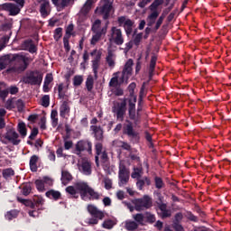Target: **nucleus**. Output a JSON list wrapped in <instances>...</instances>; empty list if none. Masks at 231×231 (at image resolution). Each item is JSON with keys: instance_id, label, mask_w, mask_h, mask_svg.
I'll return each instance as SVG.
<instances>
[{"instance_id": "1", "label": "nucleus", "mask_w": 231, "mask_h": 231, "mask_svg": "<svg viewBox=\"0 0 231 231\" xmlns=\"http://www.w3.org/2000/svg\"><path fill=\"white\" fill-rule=\"evenodd\" d=\"M134 89H136V83L132 82L128 86V97H125L128 100V116L134 124H137L138 119L136 118V102L137 97L134 95Z\"/></svg>"}, {"instance_id": "2", "label": "nucleus", "mask_w": 231, "mask_h": 231, "mask_svg": "<svg viewBox=\"0 0 231 231\" xmlns=\"http://www.w3.org/2000/svg\"><path fill=\"white\" fill-rule=\"evenodd\" d=\"M133 219L141 226H145V225H154V223H156V215L146 211L144 213L133 215Z\"/></svg>"}, {"instance_id": "3", "label": "nucleus", "mask_w": 231, "mask_h": 231, "mask_svg": "<svg viewBox=\"0 0 231 231\" xmlns=\"http://www.w3.org/2000/svg\"><path fill=\"white\" fill-rule=\"evenodd\" d=\"M82 152H88V154H93V143L89 139H82L76 143L74 148V154L80 156Z\"/></svg>"}, {"instance_id": "4", "label": "nucleus", "mask_w": 231, "mask_h": 231, "mask_svg": "<svg viewBox=\"0 0 231 231\" xmlns=\"http://www.w3.org/2000/svg\"><path fill=\"white\" fill-rule=\"evenodd\" d=\"M87 210L92 217V218L88 220V225H98V221H102V219L106 217V212L98 209V208L93 204H89Z\"/></svg>"}, {"instance_id": "5", "label": "nucleus", "mask_w": 231, "mask_h": 231, "mask_svg": "<svg viewBox=\"0 0 231 231\" xmlns=\"http://www.w3.org/2000/svg\"><path fill=\"white\" fill-rule=\"evenodd\" d=\"M133 205L136 212H142L143 210H149L152 207V198L149 195H144L141 199H135L132 200Z\"/></svg>"}, {"instance_id": "6", "label": "nucleus", "mask_w": 231, "mask_h": 231, "mask_svg": "<svg viewBox=\"0 0 231 231\" xmlns=\"http://www.w3.org/2000/svg\"><path fill=\"white\" fill-rule=\"evenodd\" d=\"M79 190H81V199L85 201L86 198H88V194L89 197L90 201H95L100 199V193L95 191L93 188L89 187L88 185V182H85V184H78Z\"/></svg>"}, {"instance_id": "7", "label": "nucleus", "mask_w": 231, "mask_h": 231, "mask_svg": "<svg viewBox=\"0 0 231 231\" xmlns=\"http://www.w3.org/2000/svg\"><path fill=\"white\" fill-rule=\"evenodd\" d=\"M108 42L110 46H113L114 44L116 46H122L125 42L122 29L113 26L110 30V34L108 35Z\"/></svg>"}, {"instance_id": "8", "label": "nucleus", "mask_w": 231, "mask_h": 231, "mask_svg": "<svg viewBox=\"0 0 231 231\" xmlns=\"http://www.w3.org/2000/svg\"><path fill=\"white\" fill-rule=\"evenodd\" d=\"M127 104H129V100L125 97L121 99V102L116 103L113 106V113H115L117 120H124V116H125L127 112Z\"/></svg>"}, {"instance_id": "9", "label": "nucleus", "mask_w": 231, "mask_h": 231, "mask_svg": "<svg viewBox=\"0 0 231 231\" xmlns=\"http://www.w3.org/2000/svg\"><path fill=\"white\" fill-rule=\"evenodd\" d=\"M23 84H30V86H41L42 84V74L38 70H32L28 76L23 78Z\"/></svg>"}, {"instance_id": "10", "label": "nucleus", "mask_w": 231, "mask_h": 231, "mask_svg": "<svg viewBox=\"0 0 231 231\" xmlns=\"http://www.w3.org/2000/svg\"><path fill=\"white\" fill-rule=\"evenodd\" d=\"M131 171L129 169L125 166L124 162L119 163V171H118V178L119 187H124V185H127L129 183V178H130Z\"/></svg>"}, {"instance_id": "11", "label": "nucleus", "mask_w": 231, "mask_h": 231, "mask_svg": "<svg viewBox=\"0 0 231 231\" xmlns=\"http://www.w3.org/2000/svg\"><path fill=\"white\" fill-rule=\"evenodd\" d=\"M123 134L128 136L132 140H140V134L134 131V126H133V122L126 120V124L123 125Z\"/></svg>"}, {"instance_id": "12", "label": "nucleus", "mask_w": 231, "mask_h": 231, "mask_svg": "<svg viewBox=\"0 0 231 231\" xmlns=\"http://www.w3.org/2000/svg\"><path fill=\"white\" fill-rule=\"evenodd\" d=\"M111 10H113L112 3H104L103 5L96 8V14L102 15L104 21H108L111 17Z\"/></svg>"}, {"instance_id": "13", "label": "nucleus", "mask_w": 231, "mask_h": 231, "mask_svg": "<svg viewBox=\"0 0 231 231\" xmlns=\"http://www.w3.org/2000/svg\"><path fill=\"white\" fill-rule=\"evenodd\" d=\"M117 23L119 26H123L127 37L133 33V26H134L133 20L126 19L125 16H120L117 18Z\"/></svg>"}, {"instance_id": "14", "label": "nucleus", "mask_w": 231, "mask_h": 231, "mask_svg": "<svg viewBox=\"0 0 231 231\" xmlns=\"http://www.w3.org/2000/svg\"><path fill=\"white\" fill-rule=\"evenodd\" d=\"M0 12H9V15L15 16L21 13V7L14 3H5L0 5Z\"/></svg>"}, {"instance_id": "15", "label": "nucleus", "mask_w": 231, "mask_h": 231, "mask_svg": "<svg viewBox=\"0 0 231 231\" xmlns=\"http://www.w3.org/2000/svg\"><path fill=\"white\" fill-rule=\"evenodd\" d=\"M160 202L157 203V207L161 212H158V216L162 217V219H167V217H171L172 216V211L167 208V204L163 203L162 198H159Z\"/></svg>"}, {"instance_id": "16", "label": "nucleus", "mask_w": 231, "mask_h": 231, "mask_svg": "<svg viewBox=\"0 0 231 231\" xmlns=\"http://www.w3.org/2000/svg\"><path fill=\"white\" fill-rule=\"evenodd\" d=\"M4 138H5V140H8V142H11L13 145H19L21 143V139H19V134H17V132H15V129L14 128L8 129L4 135Z\"/></svg>"}, {"instance_id": "17", "label": "nucleus", "mask_w": 231, "mask_h": 231, "mask_svg": "<svg viewBox=\"0 0 231 231\" xmlns=\"http://www.w3.org/2000/svg\"><path fill=\"white\" fill-rule=\"evenodd\" d=\"M85 184V182H76L74 186H69L65 189L67 194H69L70 198L79 199V194L82 198V190L79 189V185Z\"/></svg>"}, {"instance_id": "18", "label": "nucleus", "mask_w": 231, "mask_h": 231, "mask_svg": "<svg viewBox=\"0 0 231 231\" xmlns=\"http://www.w3.org/2000/svg\"><path fill=\"white\" fill-rule=\"evenodd\" d=\"M133 64H134V62L133 61V59H129L123 69L122 71V81L124 82V80H129V78L133 75Z\"/></svg>"}, {"instance_id": "19", "label": "nucleus", "mask_w": 231, "mask_h": 231, "mask_svg": "<svg viewBox=\"0 0 231 231\" xmlns=\"http://www.w3.org/2000/svg\"><path fill=\"white\" fill-rule=\"evenodd\" d=\"M51 3L56 6L58 12H62V10L75 5V0H51Z\"/></svg>"}, {"instance_id": "20", "label": "nucleus", "mask_w": 231, "mask_h": 231, "mask_svg": "<svg viewBox=\"0 0 231 231\" xmlns=\"http://www.w3.org/2000/svg\"><path fill=\"white\" fill-rule=\"evenodd\" d=\"M38 3L40 5V14L42 17H48L51 12L50 7V0H39Z\"/></svg>"}, {"instance_id": "21", "label": "nucleus", "mask_w": 231, "mask_h": 231, "mask_svg": "<svg viewBox=\"0 0 231 231\" xmlns=\"http://www.w3.org/2000/svg\"><path fill=\"white\" fill-rule=\"evenodd\" d=\"M22 50L23 51H29V53H37V45L33 43V40L28 39L24 40L21 44Z\"/></svg>"}, {"instance_id": "22", "label": "nucleus", "mask_w": 231, "mask_h": 231, "mask_svg": "<svg viewBox=\"0 0 231 231\" xmlns=\"http://www.w3.org/2000/svg\"><path fill=\"white\" fill-rule=\"evenodd\" d=\"M16 59L17 60H21L23 62V64L18 68L19 71H25V69H28V66H30V62L33 61L32 58L24 55H16Z\"/></svg>"}, {"instance_id": "23", "label": "nucleus", "mask_w": 231, "mask_h": 231, "mask_svg": "<svg viewBox=\"0 0 231 231\" xmlns=\"http://www.w3.org/2000/svg\"><path fill=\"white\" fill-rule=\"evenodd\" d=\"M90 130L94 134V138H96L97 142L104 141V128H102V126L91 125Z\"/></svg>"}, {"instance_id": "24", "label": "nucleus", "mask_w": 231, "mask_h": 231, "mask_svg": "<svg viewBox=\"0 0 231 231\" xmlns=\"http://www.w3.org/2000/svg\"><path fill=\"white\" fill-rule=\"evenodd\" d=\"M156 60H158V56L153 54L151 58L149 69H148V77L149 79L147 81V84L152 80V77H154V70L156 69Z\"/></svg>"}, {"instance_id": "25", "label": "nucleus", "mask_w": 231, "mask_h": 231, "mask_svg": "<svg viewBox=\"0 0 231 231\" xmlns=\"http://www.w3.org/2000/svg\"><path fill=\"white\" fill-rule=\"evenodd\" d=\"M97 1L98 0H87L79 11L80 15L86 17V15H88V14L91 12V7L93 6V5H95V3H97Z\"/></svg>"}, {"instance_id": "26", "label": "nucleus", "mask_w": 231, "mask_h": 231, "mask_svg": "<svg viewBox=\"0 0 231 231\" xmlns=\"http://www.w3.org/2000/svg\"><path fill=\"white\" fill-rule=\"evenodd\" d=\"M149 187L151 185V179L149 177H143L137 180L136 187L138 190H143V187Z\"/></svg>"}, {"instance_id": "27", "label": "nucleus", "mask_w": 231, "mask_h": 231, "mask_svg": "<svg viewBox=\"0 0 231 231\" xmlns=\"http://www.w3.org/2000/svg\"><path fill=\"white\" fill-rule=\"evenodd\" d=\"M69 103H68V101H63L60 107V116L61 118H66V115H69Z\"/></svg>"}, {"instance_id": "28", "label": "nucleus", "mask_w": 231, "mask_h": 231, "mask_svg": "<svg viewBox=\"0 0 231 231\" xmlns=\"http://www.w3.org/2000/svg\"><path fill=\"white\" fill-rule=\"evenodd\" d=\"M138 226H140V224L136 220H127L125 224V228L127 231H136Z\"/></svg>"}, {"instance_id": "29", "label": "nucleus", "mask_w": 231, "mask_h": 231, "mask_svg": "<svg viewBox=\"0 0 231 231\" xmlns=\"http://www.w3.org/2000/svg\"><path fill=\"white\" fill-rule=\"evenodd\" d=\"M85 86L88 93L93 91V88H95V78H93V75L88 76Z\"/></svg>"}, {"instance_id": "30", "label": "nucleus", "mask_w": 231, "mask_h": 231, "mask_svg": "<svg viewBox=\"0 0 231 231\" xmlns=\"http://www.w3.org/2000/svg\"><path fill=\"white\" fill-rule=\"evenodd\" d=\"M17 131L22 138H26L28 134V129L26 128V124L24 122H20L17 125Z\"/></svg>"}, {"instance_id": "31", "label": "nucleus", "mask_w": 231, "mask_h": 231, "mask_svg": "<svg viewBox=\"0 0 231 231\" xmlns=\"http://www.w3.org/2000/svg\"><path fill=\"white\" fill-rule=\"evenodd\" d=\"M39 162V156L32 155L30 158L29 165L32 172H37V163Z\"/></svg>"}, {"instance_id": "32", "label": "nucleus", "mask_w": 231, "mask_h": 231, "mask_svg": "<svg viewBox=\"0 0 231 231\" xmlns=\"http://www.w3.org/2000/svg\"><path fill=\"white\" fill-rule=\"evenodd\" d=\"M71 180H73L71 173H69L68 171H61V181L63 185H68Z\"/></svg>"}, {"instance_id": "33", "label": "nucleus", "mask_w": 231, "mask_h": 231, "mask_svg": "<svg viewBox=\"0 0 231 231\" xmlns=\"http://www.w3.org/2000/svg\"><path fill=\"white\" fill-rule=\"evenodd\" d=\"M104 32H106V29H104V28L101 31L94 32L96 33L92 36V39L90 41V44L95 46V44H97V42H98V41H100V39H102V33Z\"/></svg>"}, {"instance_id": "34", "label": "nucleus", "mask_w": 231, "mask_h": 231, "mask_svg": "<svg viewBox=\"0 0 231 231\" xmlns=\"http://www.w3.org/2000/svg\"><path fill=\"white\" fill-rule=\"evenodd\" d=\"M17 216H19V210L11 209L5 213V217L7 221H12L13 219L17 218Z\"/></svg>"}, {"instance_id": "35", "label": "nucleus", "mask_w": 231, "mask_h": 231, "mask_svg": "<svg viewBox=\"0 0 231 231\" xmlns=\"http://www.w3.org/2000/svg\"><path fill=\"white\" fill-rule=\"evenodd\" d=\"M45 196L47 198H52L55 201L60 199V197L62 196L60 191L51 189L45 193Z\"/></svg>"}, {"instance_id": "36", "label": "nucleus", "mask_w": 231, "mask_h": 231, "mask_svg": "<svg viewBox=\"0 0 231 231\" xmlns=\"http://www.w3.org/2000/svg\"><path fill=\"white\" fill-rule=\"evenodd\" d=\"M90 56L94 57L91 62H100V60H102V51L97 49L90 52Z\"/></svg>"}, {"instance_id": "37", "label": "nucleus", "mask_w": 231, "mask_h": 231, "mask_svg": "<svg viewBox=\"0 0 231 231\" xmlns=\"http://www.w3.org/2000/svg\"><path fill=\"white\" fill-rule=\"evenodd\" d=\"M59 112L57 110H51V120L52 127H57L59 125Z\"/></svg>"}, {"instance_id": "38", "label": "nucleus", "mask_w": 231, "mask_h": 231, "mask_svg": "<svg viewBox=\"0 0 231 231\" xmlns=\"http://www.w3.org/2000/svg\"><path fill=\"white\" fill-rule=\"evenodd\" d=\"M113 57H115L113 51H108L106 58V62L108 64L109 68H115V59Z\"/></svg>"}, {"instance_id": "39", "label": "nucleus", "mask_w": 231, "mask_h": 231, "mask_svg": "<svg viewBox=\"0 0 231 231\" xmlns=\"http://www.w3.org/2000/svg\"><path fill=\"white\" fill-rule=\"evenodd\" d=\"M162 5H163V0H154L149 6V10L152 13L158 12V6H162Z\"/></svg>"}, {"instance_id": "40", "label": "nucleus", "mask_w": 231, "mask_h": 231, "mask_svg": "<svg viewBox=\"0 0 231 231\" xmlns=\"http://www.w3.org/2000/svg\"><path fill=\"white\" fill-rule=\"evenodd\" d=\"M32 192V182H26L22 187V194L23 196H29Z\"/></svg>"}, {"instance_id": "41", "label": "nucleus", "mask_w": 231, "mask_h": 231, "mask_svg": "<svg viewBox=\"0 0 231 231\" xmlns=\"http://www.w3.org/2000/svg\"><path fill=\"white\" fill-rule=\"evenodd\" d=\"M81 169L87 176L91 175V163H89L88 162H82Z\"/></svg>"}, {"instance_id": "42", "label": "nucleus", "mask_w": 231, "mask_h": 231, "mask_svg": "<svg viewBox=\"0 0 231 231\" xmlns=\"http://www.w3.org/2000/svg\"><path fill=\"white\" fill-rule=\"evenodd\" d=\"M154 183L155 188H157L159 190H161V189H165V182H163V179H162V177L155 176Z\"/></svg>"}, {"instance_id": "43", "label": "nucleus", "mask_w": 231, "mask_h": 231, "mask_svg": "<svg viewBox=\"0 0 231 231\" xmlns=\"http://www.w3.org/2000/svg\"><path fill=\"white\" fill-rule=\"evenodd\" d=\"M17 201H19V203H23V205H25V207H30V208H35V203H33V201L32 200L24 199L21 197H18Z\"/></svg>"}, {"instance_id": "44", "label": "nucleus", "mask_w": 231, "mask_h": 231, "mask_svg": "<svg viewBox=\"0 0 231 231\" xmlns=\"http://www.w3.org/2000/svg\"><path fill=\"white\" fill-rule=\"evenodd\" d=\"M82 82H84V76L76 75L73 78V86L75 88H79V86H82Z\"/></svg>"}, {"instance_id": "45", "label": "nucleus", "mask_w": 231, "mask_h": 231, "mask_svg": "<svg viewBox=\"0 0 231 231\" xmlns=\"http://www.w3.org/2000/svg\"><path fill=\"white\" fill-rule=\"evenodd\" d=\"M160 15L159 12H153L149 16V23H148V26H152L154 24V23H156V19H158V16Z\"/></svg>"}, {"instance_id": "46", "label": "nucleus", "mask_w": 231, "mask_h": 231, "mask_svg": "<svg viewBox=\"0 0 231 231\" xmlns=\"http://www.w3.org/2000/svg\"><path fill=\"white\" fill-rule=\"evenodd\" d=\"M100 68V61H92V70L94 73V78L98 79V69Z\"/></svg>"}, {"instance_id": "47", "label": "nucleus", "mask_w": 231, "mask_h": 231, "mask_svg": "<svg viewBox=\"0 0 231 231\" xmlns=\"http://www.w3.org/2000/svg\"><path fill=\"white\" fill-rule=\"evenodd\" d=\"M184 216L189 221H192V223H198V221H199V218H198V217H196L191 211H186Z\"/></svg>"}, {"instance_id": "48", "label": "nucleus", "mask_w": 231, "mask_h": 231, "mask_svg": "<svg viewBox=\"0 0 231 231\" xmlns=\"http://www.w3.org/2000/svg\"><path fill=\"white\" fill-rule=\"evenodd\" d=\"M116 225V223H115V221L111 220V219H106L103 222L102 226L103 228H106V230H111V228H113V226H115Z\"/></svg>"}, {"instance_id": "49", "label": "nucleus", "mask_w": 231, "mask_h": 231, "mask_svg": "<svg viewBox=\"0 0 231 231\" xmlns=\"http://www.w3.org/2000/svg\"><path fill=\"white\" fill-rule=\"evenodd\" d=\"M9 62H10V60L6 56L1 57L0 58V69H6Z\"/></svg>"}, {"instance_id": "50", "label": "nucleus", "mask_w": 231, "mask_h": 231, "mask_svg": "<svg viewBox=\"0 0 231 231\" xmlns=\"http://www.w3.org/2000/svg\"><path fill=\"white\" fill-rule=\"evenodd\" d=\"M62 37V27H58L54 30V35L53 38L54 40L59 42L60 38Z\"/></svg>"}, {"instance_id": "51", "label": "nucleus", "mask_w": 231, "mask_h": 231, "mask_svg": "<svg viewBox=\"0 0 231 231\" xmlns=\"http://www.w3.org/2000/svg\"><path fill=\"white\" fill-rule=\"evenodd\" d=\"M2 174L5 180H8V178L15 174V171L12 168H8L4 170Z\"/></svg>"}, {"instance_id": "52", "label": "nucleus", "mask_w": 231, "mask_h": 231, "mask_svg": "<svg viewBox=\"0 0 231 231\" xmlns=\"http://www.w3.org/2000/svg\"><path fill=\"white\" fill-rule=\"evenodd\" d=\"M35 185L39 192H44L46 190V189L44 188V181L42 180H36Z\"/></svg>"}, {"instance_id": "53", "label": "nucleus", "mask_w": 231, "mask_h": 231, "mask_svg": "<svg viewBox=\"0 0 231 231\" xmlns=\"http://www.w3.org/2000/svg\"><path fill=\"white\" fill-rule=\"evenodd\" d=\"M15 106L18 109V113H23V111H24V101H23V99H18L15 102Z\"/></svg>"}, {"instance_id": "54", "label": "nucleus", "mask_w": 231, "mask_h": 231, "mask_svg": "<svg viewBox=\"0 0 231 231\" xmlns=\"http://www.w3.org/2000/svg\"><path fill=\"white\" fill-rule=\"evenodd\" d=\"M63 90H64V84L63 83L59 84L58 85L59 98H64V97H66V93Z\"/></svg>"}, {"instance_id": "55", "label": "nucleus", "mask_w": 231, "mask_h": 231, "mask_svg": "<svg viewBox=\"0 0 231 231\" xmlns=\"http://www.w3.org/2000/svg\"><path fill=\"white\" fill-rule=\"evenodd\" d=\"M42 106L43 107H50V95H45L42 97Z\"/></svg>"}, {"instance_id": "56", "label": "nucleus", "mask_w": 231, "mask_h": 231, "mask_svg": "<svg viewBox=\"0 0 231 231\" xmlns=\"http://www.w3.org/2000/svg\"><path fill=\"white\" fill-rule=\"evenodd\" d=\"M102 149H104V146L102 145V143H96L95 151H96V154L97 156H100L102 154Z\"/></svg>"}, {"instance_id": "57", "label": "nucleus", "mask_w": 231, "mask_h": 231, "mask_svg": "<svg viewBox=\"0 0 231 231\" xmlns=\"http://www.w3.org/2000/svg\"><path fill=\"white\" fill-rule=\"evenodd\" d=\"M142 37H143V33L142 32L135 35V37L134 38V44L135 46H140V42H142Z\"/></svg>"}, {"instance_id": "58", "label": "nucleus", "mask_w": 231, "mask_h": 231, "mask_svg": "<svg viewBox=\"0 0 231 231\" xmlns=\"http://www.w3.org/2000/svg\"><path fill=\"white\" fill-rule=\"evenodd\" d=\"M118 77H113L109 81L110 88H118Z\"/></svg>"}, {"instance_id": "59", "label": "nucleus", "mask_w": 231, "mask_h": 231, "mask_svg": "<svg viewBox=\"0 0 231 231\" xmlns=\"http://www.w3.org/2000/svg\"><path fill=\"white\" fill-rule=\"evenodd\" d=\"M34 207H41V205H44V199L42 197H36L33 199Z\"/></svg>"}, {"instance_id": "60", "label": "nucleus", "mask_w": 231, "mask_h": 231, "mask_svg": "<svg viewBox=\"0 0 231 231\" xmlns=\"http://www.w3.org/2000/svg\"><path fill=\"white\" fill-rule=\"evenodd\" d=\"M182 220H183V213L181 212L176 213L174 216L173 223L180 224Z\"/></svg>"}, {"instance_id": "61", "label": "nucleus", "mask_w": 231, "mask_h": 231, "mask_svg": "<svg viewBox=\"0 0 231 231\" xmlns=\"http://www.w3.org/2000/svg\"><path fill=\"white\" fill-rule=\"evenodd\" d=\"M37 134H39V128L34 127L31 131V134L29 135V140H35V138H37Z\"/></svg>"}, {"instance_id": "62", "label": "nucleus", "mask_w": 231, "mask_h": 231, "mask_svg": "<svg viewBox=\"0 0 231 231\" xmlns=\"http://www.w3.org/2000/svg\"><path fill=\"white\" fill-rule=\"evenodd\" d=\"M63 44L66 51H69L71 50V47L69 46V36H64L63 37Z\"/></svg>"}, {"instance_id": "63", "label": "nucleus", "mask_w": 231, "mask_h": 231, "mask_svg": "<svg viewBox=\"0 0 231 231\" xmlns=\"http://www.w3.org/2000/svg\"><path fill=\"white\" fill-rule=\"evenodd\" d=\"M131 49H133V42H128L125 43V48H119V50H123L124 53H127Z\"/></svg>"}, {"instance_id": "64", "label": "nucleus", "mask_w": 231, "mask_h": 231, "mask_svg": "<svg viewBox=\"0 0 231 231\" xmlns=\"http://www.w3.org/2000/svg\"><path fill=\"white\" fill-rule=\"evenodd\" d=\"M172 228H174L175 231H185V228H183V226H181V224H179V223H173Z\"/></svg>"}]
</instances>
